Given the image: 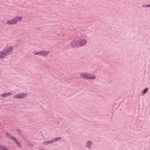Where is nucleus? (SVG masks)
<instances>
[{"label": "nucleus", "instance_id": "obj_12", "mask_svg": "<svg viewBox=\"0 0 150 150\" xmlns=\"http://www.w3.org/2000/svg\"><path fill=\"white\" fill-rule=\"evenodd\" d=\"M43 53L42 55L44 56H47V55L50 53V51H43Z\"/></svg>", "mask_w": 150, "mask_h": 150}, {"label": "nucleus", "instance_id": "obj_18", "mask_svg": "<svg viewBox=\"0 0 150 150\" xmlns=\"http://www.w3.org/2000/svg\"><path fill=\"white\" fill-rule=\"evenodd\" d=\"M38 53H39V55H42L43 51L38 52Z\"/></svg>", "mask_w": 150, "mask_h": 150}, {"label": "nucleus", "instance_id": "obj_10", "mask_svg": "<svg viewBox=\"0 0 150 150\" xmlns=\"http://www.w3.org/2000/svg\"><path fill=\"white\" fill-rule=\"evenodd\" d=\"M62 139V137H57L52 139L53 142H57V141L60 140Z\"/></svg>", "mask_w": 150, "mask_h": 150}, {"label": "nucleus", "instance_id": "obj_3", "mask_svg": "<svg viewBox=\"0 0 150 150\" xmlns=\"http://www.w3.org/2000/svg\"><path fill=\"white\" fill-rule=\"evenodd\" d=\"M93 143L91 140H88L85 143V147L88 150H91L93 147Z\"/></svg>", "mask_w": 150, "mask_h": 150}, {"label": "nucleus", "instance_id": "obj_19", "mask_svg": "<svg viewBox=\"0 0 150 150\" xmlns=\"http://www.w3.org/2000/svg\"><path fill=\"white\" fill-rule=\"evenodd\" d=\"M2 150H8V149L6 148L4 146H3Z\"/></svg>", "mask_w": 150, "mask_h": 150}, {"label": "nucleus", "instance_id": "obj_17", "mask_svg": "<svg viewBox=\"0 0 150 150\" xmlns=\"http://www.w3.org/2000/svg\"><path fill=\"white\" fill-rule=\"evenodd\" d=\"M58 35H59L61 36L62 37H64V35L62 33H59Z\"/></svg>", "mask_w": 150, "mask_h": 150}, {"label": "nucleus", "instance_id": "obj_6", "mask_svg": "<svg viewBox=\"0 0 150 150\" xmlns=\"http://www.w3.org/2000/svg\"><path fill=\"white\" fill-rule=\"evenodd\" d=\"M78 44L79 46H82L85 45L87 43V41L84 39H81L78 40Z\"/></svg>", "mask_w": 150, "mask_h": 150}, {"label": "nucleus", "instance_id": "obj_22", "mask_svg": "<svg viewBox=\"0 0 150 150\" xmlns=\"http://www.w3.org/2000/svg\"><path fill=\"white\" fill-rule=\"evenodd\" d=\"M149 6H150V4H149Z\"/></svg>", "mask_w": 150, "mask_h": 150}, {"label": "nucleus", "instance_id": "obj_14", "mask_svg": "<svg viewBox=\"0 0 150 150\" xmlns=\"http://www.w3.org/2000/svg\"><path fill=\"white\" fill-rule=\"evenodd\" d=\"M13 139L14 140V142L19 147H21V145L19 143L16 139L15 137L14 138V139Z\"/></svg>", "mask_w": 150, "mask_h": 150}, {"label": "nucleus", "instance_id": "obj_11", "mask_svg": "<svg viewBox=\"0 0 150 150\" xmlns=\"http://www.w3.org/2000/svg\"><path fill=\"white\" fill-rule=\"evenodd\" d=\"M80 76L82 78L87 79V73H82L80 74Z\"/></svg>", "mask_w": 150, "mask_h": 150}, {"label": "nucleus", "instance_id": "obj_4", "mask_svg": "<svg viewBox=\"0 0 150 150\" xmlns=\"http://www.w3.org/2000/svg\"><path fill=\"white\" fill-rule=\"evenodd\" d=\"M26 95L27 94L26 93H21L18 95L14 96L13 98L14 99H20L25 97Z\"/></svg>", "mask_w": 150, "mask_h": 150}, {"label": "nucleus", "instance_id": "obj_16", "mask_svg": "<svg viewBox=\"0 0 150 150\" xmlns=\"http://www.w3.org/2000/svg\"><path fill=\"white\" fill-rule=\"evenodd\" d=\"M33 53L34 55H39L38 52H37L35 50H34L33 51Z\"/></svg>", "mask_w": 150, "mask_h": 150}, {"label": "nucleus", "instance_id": "obj_2", "mask_svg": "<svg viewBox=\"0 0 150 150\" xmlns=\"http://www.w3.org/2000/svg\"><path fill=\"white\" fill-rule=\"evenodd\" d=\"M22 20V18L21 16H17L12 18L10 20H7L6 22V24L9 25L12 24H16L18 22H21Z\"/></svg>", "mask_w": 150, "mask_h": 150}, {"label": "nucleus", "instance_id": "obj_9", "mask_svg": "<svg viewBox=\"0 0 150 150\" xmlns=\"http://www.w3.org/2000/svg\"><path fill=\"white\" fill-rule=\"evenodd\" d=\"M53 143V141L52 139L50 141H44L42 143V144L44 145H47V144H52Z\"/></svg>", "mask_w": 150, "mask_h": 150}, {"label": "nucleus", "instance_id": "obj_8", "mask_svg": "<svg viewBox=\"0 0 150 150\" xmlns=\"http://www.w3.org/2000/svg\"><path fill=\"white\" fill-rule=\"evenodd\" d=\"M87 79H95L96 78V76H95L93 75V74L90 73H87Z\"/></svg>", "mask_w": 150, "mask_h": 150}, {"label": "nucleus", "instance_id": "obj_20", "mask_svg": "<svg viewBox=\"0 0 150 150\" xmlns=\"http://www.w3.org/2000/svg\"><path fill=\"white\" fill-rule=\"evenodd\" d=\"M146 7H149L150 6L149 5H146Z\"/></svg>", "mask_w": 150, "mask_h": 150}, {"label": "nucleus", "instance_id": "obj_15", "mask_svg": "<svg viewBox=\"0 0 150 150\" xmlns=\"http://www.w3.org/2000/svg\"><path fill=\"white\" fill-rule=\"evenodd\" d=\"M148 90V88H146L145 89H144V91H143L142 93V94H145L147 92V91Z\"/></svg>", "mask_w": 150, "mask_h": 150}, {"label": "nucleus", "instance_id": "obj_5", "mask_svg": "<svg viewBox=\"0 0 150 150\" xmlns=\"http://www.w3.org/2000/svg\"><path fill=\"white\" fill-rule=\"evenodd\" d=\"M78 42V40H74L71 41L70 43L71 47L73 48L79 47Z\"/></svg>", "mask_w": 150, "mask_h": 150}, {"label": "nucleus", "instance_id": "obj_1", "mask_svg": "<svg viewBox=\"0 0 150 150\" xmlns=\"http://www.w3.org/2000/svg\"><path fill=\"white\" fill-rule=\"evenodd\" d=\"M13 48L11 46L7 47L6 48L4 49L0 52V58H3L7 56L12 50Z\"/></svg>", "mask_w": 150, "mask_h": 150}, {"label": "nucleus", "instance_id": "obj_21", "mask_svg": "<svg viewBox=\"0 0 150 150\" xmlns=\"http://www.w3.org/2000/svg\"><path fill=\"white\" fill-rule=\"evenodd\" d=\"M17 131L18 132H20V130L19 129H17Z\"/></svg>", "mask_w": 150, "mask_h": 150}, {"label": "nucleus", "instance_id": "obj_7", "mask_svg": "<svg viewBox=\"0 0 150 150\" xmlns=\"http://www.w3.org/2000/svg\"><path fill=\"white\" fill-rule=\"evenodd\" d=\"M12 93L11 92L6 93L4 94L0 95V98L2 99L3 98H5L8 96L11 95Z\"/></svg>", "mask_w": 150, "mask_h": 150}, {"label": "nucleus", "instance_id": "obj_13", "mask_svg": "<svg viewBox=\"0 0 150 150\" xmlns=\"http://www.w3.org/2000/svg\"><path fill=\"white\" fill-rule=\"evenodd\" d=\"M6 136L8 137L9 139H14V137L13 136H11L8 133L6 132Z\"/></svg>", "mask_w": 150, "mask_h": 150}]
</instances>
